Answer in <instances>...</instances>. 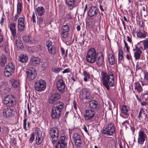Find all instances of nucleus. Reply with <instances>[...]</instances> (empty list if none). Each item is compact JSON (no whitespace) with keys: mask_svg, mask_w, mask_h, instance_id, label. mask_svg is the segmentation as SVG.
I'll list each match as a JSON object with an SVG mask.
<instances>
[{"mask_svg":"<svg viewBox=\"0 0 148 148\" xmlns=\"http://www.w3.org/2000/svg\"><path fill=\"white\" fill-rule=\"evenodd\" d=\"M37 22L40 26H42L43 27L45 25V21L41 17H40L38 18Z\"/></svg>","mask_w":148,"mask_h":148,"instance_id":"58836bf2","label":"nucleus"},{"mask_svg":"<svg viewBox=\"0 0 148 148\" xmlns=\"http://www.w3.org/2000/svg\"><path fill=\"white\" fill-rule=\"evenodd\" d=\"M35 15L34 12H33L32 15V20L33 23L35 24L36 23V21L35 20Z\"/></svg>","mask_w":148,"mask_h":148,"instance_id":"bf43d9fd","label":"nucleus"},{"mask_svg":"<svg viewBox=\"0 0 148 148\" xmlns=\"http://www.w3.org/2000/svg\"><path fill=\"white\" fill-rule=\"evenodd\" d=\"M65 84L62 79H58L57 82V88L61 93H63L65 91Z\"/></svg>","mask_w":148,"mask_h":148,"instance_id":"2eb2a0df","label":"nucleus"},{"mask_svg":"<svg viewBox=\"0 0 148 148\" xmlns=\"http://www.w3.org/2000/svg\"><path fill=\"white\" fill-rule=\"evenodd\" d=\"M56 148H67V145L58 142L56 146Z\"/></svg>","mask_w":148,"mask_h":148,"instance_id":"79ce46f5","label":"nucleus"},{"mask_svg":"<svg viewBox=\"0 0 148 148\" xmlns=\"http://www.w3.org/2000/svg\"><path fill=\"white\" fill-rule=\"evenodd\" d=\"M70 71L69 69H65L64 71L62 72L63 73H69Z\"/></svg>","mask_w":148,"mask_h":148,"instance_id":"052dcab7","label":"nucleus"},{"mask_svg":"<svg viewBox=\"0 0 148 148\" xmlns=\"http://www.w3.org/2000/svg\"><path fill=\"white\" fill-rule=\"evenodd\" d=\"M123 52L122 50H120L118 53V62L121 63L124 58Z\"/></svg>","mask_w":148,"mask_h":148,"instance_id":"4c0bfd02","label":"nucleus"},{"mask_svg":"<svg viewBox=\"0 0 148 148\" xmlns=\"http://www.w3.org/2000/svg\"><path fill=\"white\" fill-rule=\"evenodd\" d=\"M26 73L27 78L29 80H34L37 75L35 69L33 68H30L27 70Z\"/></svg>","mask_w":148,"mask_h":148,"instance_id":"4468645a","label":"nucleus"},{"mask_svg":"<svg viewBox=\"0 0 148 148\" xmlns=\"http://www.w3.org/2000/svg\"><path fill=\"white\" fill-rule=\"evenodd\" d=\"M22 5L21 1H18L17 5V12L18 14H20L22 11Z\"/></svg>","mask_w":148,"mask_h":148,"instance_id":"f704fd0d","label":"nucleus"},{"mask_svg":"<svg viewBox=\"0 0 148 148\" xmlns=\"http://www.w3.org/2000/svg\"><path fill=\"white\" fill-rule=\"evenodd\" d=\"M15 69V65L12 62H10L7 64L4 71L5 75L8 77H10L14 73Z\"/></svg>","mask_w":148,"mask_h":148,"instance_id":"20e7f679","label":"nucleus"},{"mask_svg":"<svg viewBox=\"0 0 148 148\" xmlns=\"http://www.w3.org/2000/svg\"><path fill=\"white\" fill-rule=\"evenodd\" d=\"M60 95L57 92L55 91H51L49 97L48 102L50 103H53L60 99Z\"/></svg>","mask_w":148,"mask_h":148,"instance_id":"1a4fd4ad","label":"nucleus"},{"mask_svg":"<svg viewBox=\"0 0 148 148\" xmlns=\"http://www.w3.org/2000/svg\"><path fill=\"white\" fill-rule=\"evenodd\" d=\"M52 42L50 40L47 41L46 44V46L47 47V48H48L50 47H51L52 46H53V45H52Z\"/></svg>","mask_w":148,"mask_h":148,"instance_id":"3c124183","label":"nucleus"},{"mask_svg":"<svg viewBox=\"0 0 148 148\" xmlns=\"http://www.w3.org/2000/svg\"><path fill=\"white\" fill-rule=\"evenodd\" d=\"M85 112L84 117L85 120L87 122H90L95 116V112L91 110H86Z\"/></svg>","mask_w":148,"mask_h":148,"instance_id":"9b49d317","label":"nucleus"},{"mask_svg":"<svg viewBox=\"0 0 148 148\" xmlns=\"http://www.w3.org/2000/svg\"><path fill=\"white\" fill-rule=\"evenodd\" d=\"M101 75L103 84L107 90L109 89V86L112 87L114 86L113 73L112 71H109L108 73L102 72L101 73Z\"/></svg>","mask_w":148,"mask_h":148,"instance_id":"f257e3e1","label":"nucleus"},{"mask_svg":"<svg viewBox=\"0 0 148 148\" xmlns=\"http://www.w3.org/2000/svg\"><path fill=\"white\" fill-rule=\"evenodd\" d=\"M68 32H62L61 35L63 38H66L68 36Z\"/></svg>","mask_w":148,"mask_h":148,"instance_id":"864d4df0","label":"nucleus"},{"mask_svg":"<svg viewBox=\"0 0 148 148\" xmlns=\"http://www.w3.org/2000/svg\"><path fill=\"white\" fill-rule=\"evenodd\" d=\"M18 60L20 62L24 63L27 61L28 57L26 54H22L19 56Z\"/></svg>","mask_w":148,"mask_h":148,"instance_id":"bb28decb","label":"nucleus"},{"mask_svg":"<svg viewBox=\"0 0 148 148\" xmlns=\"http://www.w3.org/2000/svg\"><path fill=\"white\" fill-rule=\"evenodd\" d=\"M23 40L27 43L32 45L35 44L36 41L34 40L30 35H26L23 38Z\"/></svg>","mask_w":148,"mask_h":148,"instance_id":"aec40b11","label":"nucleus"},{"mask_svg":"<svg viewBox=\"0 0 148 148\" xmlns=\"http://www.w3.org/2000/svg\"><path fill=\"white\" fill-rule=\"evenodd\" d=\"M13 40L15 43L18 48L22 49L23 48V45L21 41L19 38L17 37V36L13 37Z\"/></svg>","mask_w":148,"mask_h":148,"instance_id":"b1692460","label":"nucleus"},{"mask_svg":"<svg viewBox=\"0 0 148 148\" xmlns=\"http://www.w3.org/2000/svg\"><path fill=\"white\" fill-rule=\"evenodd\" d=\"M49 53L51 54H56V50L55 47L53 45L47 48Z\"/></svg>","mask_w":148,"mask_h":148,"instance_id":"e433bc0d","label":"nucleus"},{"mask_svg":"<svg viewBox=\"0 0 148 148\" xmlns=\"http://www.w3.org/2000/svg\"><path fill=\"white\" fill-rule=\"evenodd\" d=\"M129 110V107L126 105L122 106L121 108L122 113L125 115L128 114Z\"/></svg>","mask_w":148,"mask_h":148,"instance_id":"c85d7f7f","label":"nucleus"},{"mask_svg":"<svg viewBox=\"0 0 148 148\" xmlns=\"http://www.w3.org/2000/svg\"><path fill=\"white\" fill-rule=\"evenodd\" d=\"M98 10L97 7L95 6L90 7L88 13L89 16L90 17L95 16L98 12Z\"/></svg>","mask_w":148,"mask_h":148,"instance_id":"412c9836","label":"nucleus"},{"mask_svg":"<svg viewBox=\"0 0 148 148\" xmlns=\"http://www.w3.org/2000/svg\"><path fill=\"white\" fill-rule=\"evenodd\" d=\"M4 42L3 36L0 34V48L3 46Z\"/></svg>","mask_w":148,"mask_h":148,"instance_id":"49530a36","label":"nucleus"},{"mask_svg":"<svg viewBox=\"0 0 148 148\" xmlns=\"http://www.w3.org/2000/svg\"><path fill=\"white\" fill-rule=\"evenodd\" d=\"M140 56V53L138 52H135L134 53V56L136 60L139 59Z\"/></svg>","mask_w":148,"mask_h":148,"instance_id":"a18cd8bd","label":"nucleus"},{"mask_svg":"<svg viewBox=\"0 0 148 148\" xmlns=\"http://www.w3.org/2000/svg\"><path fill=\"white\" fill-rule=\"evenodd\" d=\"M134 89L138 93H140L143 90L140 84L138 82L134 83Z\"/></svg>","mask_w":148,"mask_h":148,"instance_id":"cd10ccee","label":"nucleus"},{"mask_svg":"<svg viewBox=\"0 0 148 148\" xmlns=\"http://www.w3.org/2000/svg\"><path fill=\"white\" fill-rule=\"evenodd\" d=\"M126 58L128 60H130L131 58H132L131 56L129 55L128 54H127L126 56Z\"/></svg>","mask_w":148,"mask_h":148,"instance_id":"774afa93","label":"nucleus"},{"mask_svg":"<svg viewBox=\"0 0 148 148\" xmlns=\"http://www.w3.org/2000/svg\"><path fill=\"white\" fill-rule=\"evenodd\" d=\"M49 133L51 142L54 144L57 141L59 135L58 130L56 127H53L50 129Z\"/></svg>","mask_w":148,"mask_h":148,"instance_id":"6e6552de","label":"nucleus"},{"mask_svg":"<svg viewBox=\"0 0 148 148\" xmlns=\"http://www.w3.org/2000/svg\"><path fill=\"white\" fill-rule=\"evenodd\" d=\"M61 49V52L62 53V55L63 56L65 55V56H66V55L67 54V51H66V54H65V50L64 48L62 47H61L60 48Z\"/></svg>","mask_w":148,"mask_h":148,"instance_id":"6e6d98bb","label":"nucleus"},{"mask_svg":"<svg viewBox=\"0 0 148 148\" xmlns=\"http://www.w3.org/2000/svg\"><path fill=\"white\" fill-rule=\"evenodd\" d=\"M27 120V119H25L23 121V128L25 130H27L26 129V122Z\"/></svg>","mask_w":148,"mask_h":148,"instance_id":"5fc2aeb1","label":"nucleus"},{"mask_svg":"<svg viewBox=\"0 0 148 148\" xmlns=\"http://www.w3.org/2000/svg\"><path fill=\"white\" fill-rule=\"evenodd\" d=\"M73 138L75 146L77 147H80L82 143L80 135L78 133H75L73 134Z\"/></svg>","mask_w":148,"mask_h":148,"instance_id":"dca6fc26","label":"nucleus"},{"mask_svg":"<svg viewBox=\"0 0 148 148\" xmlns=\"http://www.w3.org/2000/svg\"><path fill=\"white\" fill-rule=\"evenodd\" d=\"M147 34V33L144 32L143 33L141 32L140 31L138 32L137 34V36L138 37L140 38H145Z\"/></svg>","mask_w":148,"mask_h":148,"instance_id":"a19ab883","label":"nucleus"},{"mask_svg":"<svg viewBox=\"0 0 148 148\" xmlns=\"http://www.w3.org/2000/svg\"><path fill=\"white\" fill-rule=\"evenodd\" d=\"M144 78L143 80L141 82L143 86L148 85V73L147 72H144Z\"/></svg>","mask_w":148,"mask_h":148,"instance_id":"c756f323","label":"nucleus"},{"mask_svg":"<svg viewBox=\"0 0 148 148\" xmlns=\"http://www.w3.org/2000/svg\"><path fill=\"white\" fill-rule=\"evenodd\" d=\"M35 134L36 144L37 145H40L43 140L42 134L41 132L37 131L35 132Z\"/></svg>","mask_w":148,"mask_h":148,"instance_id":"4be33fe9","label":"nucleus"},{"mask_svg":"<svg viewBox=\"0 0 148 148\" xmlns=\"http://www.w3.org/2000/svg\"><path fill=\"white\" fill-rule=\"evenodd\" d=\"M58 142L67 145L68 143V138L65 136H62Z\"/></svg>","mask_w":148,"mask_h":148,"instance_id":"72a5a7b5","label":"nucleus"},{"mask_svg":"<svg viewBox=\"0 0 148 148\" xmlns=\"http://www.w3.org/2000/svg\"><path fill=\"white\" fill-rule=\"evenodd\" d=\"M3 103L9 107H12L16 104V99L12 95H8L4 98Z\"/></svg>","mask_w":148,"mask_h":148,"instance_id":"423d86ee","label":"nucleus"},{"mask_svg":"<svg viewBox=\"0 0 148 148\" xmlns=\"http://www.w3.org/2000/svg\"><path fill=\"white\" fill-rule=\"evenodd\" d=\"M10 30L13 37L17 36L16 35V30L15 24L13 23H11L9 25Z\"/></svg>","mask_w":148,"mask_h":148,"instance_id":"393cba45","label":"nucleus"},{"mask_svg":"<svg viewBox=\"0 0 148 148\" xmlns=\"http://www.w3.org/2000/svg\"><path fill=\"white\" fill-rule=\"evenodd\" d=\"M30 62L34 65L37 66L40 62V60L38 57H33L31 58Z\"/></svg>","mask_w":148,"mask_h":148,"instance_id":"a878e982","label":"nucleus"},{"mask_svg":"<svg viewBox=\"0 0 148 148\" xmlns=\"http://www.w3.org/2000/svg\"><path fill=\"white\" fill-rule=\"evenodd\" d=\"M133 50L134 51H135V52H138L141 53L140 49L137 46H136L135 49Z\"/></svg>","mask_w":148,"mask_h":148,"instance_id":"13d9d810","label":"nucleus"},{"mask_svg":"<svg viewBox=\"0 0 148 148\" xmlns=\"http://www.w3.org/2000/svg\"><path fill=\"white\" fill-rule=\"evenodd\" d=\"M79 97L82 100H87L90 98V92L86 88L82 89L80 93Z\"/></svg>","mask_w":148,"mask_h":148,"instance_id":"ddd939ff","label":"nucleus"},{"mask_svg":"<svg viewBox=\"0 0 148 148\" xmlns=\"http://www.w3.org/2000/svg\"><path fill=\"white\" fill-rule=\"evenodd\" d=\"M4 49L5 52L7 53L9 51V50L8 48V45L7 44H6L5 45Z\"/></svg>","mask_w":148,"mask_h":148,"instance_id":"4d7b16f0","label":"nucleus"},{"mask_svg":"<svg viewBox=\"0 0 148 148\" xmlns=\"http://www.w3.org/2000/svg\"><path fill=\"white\" fill-rule=\"evenodd\" d=\"M14 111L10 108H6L3 111V115L5 117H9L13 114Z\"/></svg>","mask_w":148,"mask_h":148,"instance_id":"a211bd4d","label":"nucleus"},{"mask_svg":"<svg viewBox=\"0 0 148 148\" xmlns=\"http://www.w3.org/2000/svg\"><path fill=\"white\" fill-rule=\"evenodd\" d=\"M12 85L14 88L17 87L20 85L19 81L17 79H13L12 82Z\"/></svg>","mask_w":148,"mask_h":148,"instance_id":"ea45409f","label":"nucleus"},{"mask_svg":"<svg viewBox=\"0 0 148 148\" xmlns=\"http://www.w3.org/2000/svg\"><path fill=\"white\" fill-rule=\"evenodd\" d=\"M64 106L63 103L60 101H57L54 104L51 116L52 118L56 119L61 115V112Z\"/></svg>","mask_w":148,"mask_h":148,"instance_id":"f03ea898","label":"nucleus"},{"mask_svg":"<svg viewBox=\"0 0 148 148\" xmlns=\"http://www.w3.org/2000/svg\"><path fill=\"white\" fill-rule=\"evenodd\" d=\"M4 19L3 17H2L1 18V20L0 21V23L1 25L2 26L3 23L4 22Z\"/></svg>","mask_w":148,"mask_h":148,"instance_id":"0e129e2a","label":"nucleus"},{"mask_svg":"<svg viewBox=\"0 0 148 148\" xmlns=\"http://www.w3.org/2000/svg\"><path fill=\"white\" fill-rule=\"evenodd\" d=\"M18 18V14H16L14 17V21H17Z\"/></svg>","mask_w":148,"mask_h":148,"instance_id":"680f3d73","label":"nucleus"},{"mask_svg":"<svg viewBox=\"0 0 148 148\" xmlns=\"http://www.w3.org/2000/svg\"><path fill=\"white\" fill-rule=\"evenodd\" d=\"M140 69H141L140 66H139V64H138V63H137V64H136V71H137V70H139Z\"/></svg>","mask_w":148,"mask_h":148,"instance_id":"e2e57ef3","label":"nucleus"},{"mask_svg":"<svg viewBox=\"0 0 148 148\" xmlns=\"http://www.w3.org/2000/svg\"><path fill=\"white\" fill-rule=\"evenodd\" d=\"M97 53H96V50L94 48H90L88 51L86 56L87 61L90 63H93L96 60Z\"/></svg>","mask_w":148,"mask_h":148,"instance_id":"7ed1b4c3","label":"nucleus"},{"mask_svg":"<svg viewBox=\"0 0 148 148\" xmlns=\"http://www.w3.org/2000/svg\"><path fill=\"white\" fill-rule=\"evenodd\" d=\"M35 138V135L33 133L30 136L29 140V143H32L34 140Z\"/></svg>","mask_w":148,"mask_h":148,"instance_id":"8fccbe9b","label":"nucleus"},{"mask_svg":"<svg viewBox=\"0 0 148 148\" xmlns=\"http://www.w3.org/2000/svg\"><path fill=\"white\" fill-rule=\"evenodd\" d=\"M96 64L99 66L102 65L104 62V56L103 53L100 52L97 53V58H96Z\"/></svg>","mask_w":148,"mask_h":148,"instance_id":"f3484780","label":"nucleus"},{"mask_svg":"<svg viewBox=\"0 0 148 148\" xmlns=\"http://www.w3.org/2000/svg\"><path fill=\"white\" fill-rule=\"evenodd\" d=\"M34 87L38 91L42 92L44 91L46 87V83L45 80L40 79L37 80L35 82Z\"/></svg>","mask_w":148,"mask_h":148,"instance_id":"0eeeda50","label":"nucleus"},{"mask_svg":"<svg viewBox=\"0 0 148 148\" xmlns=\"http://www.w3.org/2000/svg\"><path fill=\"white\" fill-rule=\"evenodd\" d=\"M72 37H68L67 40H66V44L67 45H69L71 44L72 42H71Z\"/></svg>","mask_w":148,"mask_h":148,"instance_id":"603ef678","label":"nucleus"},{"mask_svg":"<svg viewBox=\"0 0 148 148\" xmlns=\"http://www.w3.org/2000/svg\"><path fill=\"white\" fill-rule=\"evenodd\" d=\"M143 114H145V110L143 108H141L139 112L138 117L140 118L142 117Z\"/></svg>","mask_w":148,"mask_h":148,"instance_id":"de8ad7c7","label":"nucleus"},{"mask_svg":"<svg viewBox=\"0 0 148 148\" xmlns=\"http://www.w3.org/2000/svg\"><path fill=\"white\" fill-rule=\"evenodd\" d=\"M35 12L37 15L42 16L45 14V10L43 7L40 6L36 9Z\"/></svg>","mask_w":148,"mask_h":148,"instance_id":"5701e85b","label":"nucleus"},{"mask_svg":"<svg viewBox=\"0 0 148 148\" xmlns=\"http://www.w3.org/2000/svg\"><path fill=\"white\" fill-rule=\"evenodd\" d=\"M83 75L84 76V80L85 82L88 81V79L90 77V73L86 71H84Z\"/></svg>","mask_w":148,"mask_h":148,"instance_id":"c9c22d12","label":"nucleus"},{"mask_svg":"<svg viewBox=\"0 0 148 148\" xmlns=\"http://www.w3.org/2000/svg\"><path fill=\"white\" fill-rule=\"evenodd\" d=\"M115 129L113 123H109L103 128L102 134H106L108 136L112 135L115 132Z\"/></svg>","mask_w":148,"mask_h":148,"instance_id":"39448f33","label":"nucleus"},{"mask_svg":"<svg viewBox=\"0 0 148 148\" xmlns=\"http://www.w3.org/2000/svg\"><path fill=\"white\" fill-rule=\"evenodd\" d=\"M26 23L24 16L18 18V30L19 32L24 30Z\"/></svg>","mask_w":148,"mask_h":148,"instance_id":"9d476101","label":"nucleus"},{"mask_svg":"<svg viewBox=\"0 0 148 148\" xmlns=\"http://www.w3.org/2000/svg\"><path fill=\"white\" fill-rule=\"evenodd\" d=\"M52 71L55 73H58L61 70V69L60 67H53L51 69Z\"/></svg>","mask_w":148,"mask_h":148,"instance_id":"c03bdc74","label":"nucleus"},{"mask_svg":"<svg viewBox=\"0 0 148 148\" xmlns=\"http://www.w3.org/2000/svg\"><path fill=\"white\" fill-rule=\"evenodd\" d=\"M89 106L90 108L94 110H97L99 108L100 105L97 101L92 100L89 101Z\"/></svg>","mask_w":148,"mask_h":148,"instance_id":"6ab92c4d","label":"nucleus"},{"mask_svg":"<svg viewBox=\"0 0 148 148\" xmlns=\"http://www.w3.org/2000/svg\"><path fill=\"white\" fill-rule=\"evenodd\" d=\"M127 40L130 43L132 42V40L131 38L129 36H127Z\"/></svg>","mask_w":148,"mask_h":148,"instance_id":"338daca9","label":"nucleus"},{"mask_svg":"<svg viewBox=\"0 0 148 148\" xmlns=\"http://www.w3.org/2000/svg\"><path fill=\"white\" fill-rule=\"evenodd\" d=\"M6 57L4 55H2L0 57V65L4 66L6 62Z\"/></svg>","mask_w":148,"mask_h":148,"instance_id":"2f4dec72","label":"nucleus"},{"mask_svg":"<svg viewBox=\"0 0 148 148\" xmlns=\"http://www.w3.org/2000/svg\"><path fill=\"white\" fill-rule=\"evenodd\" d=\"M143 45L144 49H146L148 48V40H145L143 41Z\"/></svg>","mask_w":148,"mask_h":148,"instance_id":"09e8293b","label":"nucleus"},{"mask_svg":"<svg viewBox=\"0 0 148 148\" xmlns=\"http://www.w3.org/2000/svg\"><path fill=\"white\" fill-rule=\"evenodd\" d=\"M69 31V26L68 25H66L63 26L62 28V32H68Z\"/></svg>","mask_w":148,"mask_h":148,"instance_id":"37998d69","label":"nucleus"},{"mask_svg":"<svg viewBox=\"0 0 148 148\" xmlns=\"http://www.w3.org/2000/svg\"><path fill=\"white\" fill-rule=\"evenodd\" d=\"M147 135L143 130H140L138 132V143L140 145L144 144L145 141L147 139Z\"/></svg>","mask_w":148,"mask_h":148,"instance_id":"f8f14e48","label":"nucleus"},{"mask_svg":"<svg viewBox=\"0 0 148 148\" xmlns=\"http://www.w3.org/2000/svg\"><path fill=\"white\" fill-rule=\"evenodd\" d=\"M145 95H146V98L145 99V102L147 103H148V94L147 93H145Z\"/></svg>","mask_w":148,"mask_h":148,"instance_id":"69168bd1","label":"nucleus"},{"mask_svg":"<svg viewBox=\"0 0 148 148\" xmlns=\"http://www.w3.org/2000/svg\"><path fill=\"white\" fill-rule=\"evenodd\" d=\"M108 59L109 63L111 65H113L115 63L114 58L112 53H110L109 54Z\"/></svg>","mask_w":148,"mask_h":148,"instance_id":"473e14b6","label":"nucleus"},{"mask_svg":"<svg viewBox=\"0 0 148 148\" xmlns=\"http://www.w3.org/2000/svg\"><path fill=\"white\" fill-rule=\"evenodd\" d=\"M76 3V0H66V3L68 7L75 6Z\"/></svg>","mask_w":148,"mask_h":148,"instance_id":"7c9ffc66","label":"nucleus"}]
</instances>
